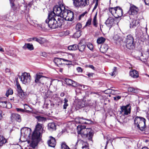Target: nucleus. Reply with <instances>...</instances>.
Wrapping results in <instances>:
<instances>
[{
    "mask_svg": "<svg viewBox=\"0 0 149 149\" xmlns=\"http://www.w3.org/2000/svg\"><path fill=\"white\" fill-rule=\"evenodd\" d=\"M43 131L42 124L38 123L36 126L35 130L32 135V141L30 143V146L33 148L36 145L38 139L40 137Z\"/></svg>",
    "mask_w": 149,
    "mask_h": 149,
    "instance_id": "f257e3e1",
    "label": "nucleus"
},
{
    "mask_svg": "<svg viewBox=\"0 0 149 149\" xmlns=\"http://www.w3.org/2000/svg\"><path fill=\"white\" fill-rule=\"evenodd\" d=\"M57 17L54 16V14L52 12H50L49 14L48 19L45 22L48 24L49 26L51 29H55L61 26L59 18H58V21L56 19Z\"/></svg>",
    "mask_w": 149,
    "mask_h": 149,
    "instance_id": "f03ea898",
    "label": "nucleus"
},
{
    "mask_svg": "<svg viewBox=\"0 0 149 149\" xmlns=\"http://www.w3.org/2000/svg\"><path fill=\"white\" fill-rule=\"evenodd\" d=\"M77 132L79 135L83 138H87L89 140H92L93 132L90 128H86L84 126H78L77 127Z\"/></svg>",
    "mask_w": 149,
    "mask_h": 149,
    "instance_id": "7ed1b4c3",
    "label": "nucleus"
},
{
    "mask_svg": "<svg viewBox=\"0 0 149 149\" xmlns=\"http://www.w3.org/2000/svg\"><path fill=\"white\" fill-rule=\"evenodd\" d=\"M72 146L73 149H89L87 143L81 140L73 142Z\"/></svg>",
    "mask_w": 149,
    "mask_h": 149,
    "instance_id": "20e7f679",
    "label": "nucleus"
},
{
    "mask_svg": "<svg viewBox=\"0 0 149 149\" xmlns=\"http://www.w3.org/2000/svg\"><path fill=\"white\" fill-rule=\"evenodd\" d=\"M146 119L141 117H136L134 119L135 125L141 130H143L146 126Z\"/></svg>",
    "mask_w": 149,
    "mask_h": 149,
    "instance_id": "39448f33",
    "label": "nucleus"
},
{
    "mask_svg": "<svg viewBox=\"0 0 149 149\" xmlns=\"http://www.w3.org/2000/svg\"><path fill=\"white\" fill-rule=\"evenodd\" d=\"M109 11L115 18L118 19V17H121L123 14L122 9L119 6L110 8L109 9Z\"/></svg>",
    "mask_w": 149,
    "mask_h": 149,
    "instance_id": "423d86ee",
    "label": "nucleus"
},
{
    "mask_svg": "<svg viewBox=\"0 0 149 149\" xmlns=\"http://www.w3.org/2000/svg\"><path fill=\"white\" fill-rule=\"evenodd\" d=\"M61 17L66 20L71 21L74 19V13L72 11L65 9L63 11Z\"/></svg>",
    "mask_w": 149,
    "mask_h": 149,
    "instance_id": "0eeeda50",
    "label": "nucleus"
},
{
    "mask_svg": "<svg viewBox=\"0 0 149 149\" xmlns=\"http://www.w3.org/2000/svg\"><path fill=\"white\" fill-rule=\"evenodd\" d=\"M65 8L63 5L56 6L54 7L53 8V12H52L54 14V16H60L62 17V15L63 14V11Z\"/></svg>",
    "mask_w": 149,
    "mask_h": 149,
    "instance_id": "6e6552de",
    "label": "nucleus"
},
{
    "mask_svg": "<svg viewBox=\"0 0 149 149\" xmlns=\"http://www.w3.org/2000/svg\"><path fill=\"white\" fill-rule=\"evenodd\" d=\"M124 42L127 49H131L133 48L134 38L131 35H128L126 37Z\"/></svg>",
    "mask_w": 149,
    "mask_h": 149,
    "instance_id": "1a4fd4ad",
    "label": "nucleus"
},
{
    "mask_svg": "<svg viewBox=\"0 0 149 149\" xmlns=\"http://www.w3.org/2000/svg\"><path fill=\"white\" fill-rule=\"evenodd\" d=\"M19 78L22 83L25 84H29L31 81L30 76L29 73H22L21 76H19Z\"/></svg>",
    "mask_w": 149,
    "mask_h": 149,
    "instance_id": "9d476101",
    "label": "nucleus"
},
{
    "mask_svg": "<svg viewBox=\"0 0 149 149\" xmlns=\"http://www.w3.org/2000/svg\"><path fill=\"white\" fill-rule=\"evenodd\" d=\"M119 22V20L116 18L109 17L106 20L105 24L108 27L111 28L112 26L115 24H117Z\"/></svg>",
    "mask_w": 149,
    "mask_h": 149,
    "instance_id": "9b49d317",
    "label": "nucleus"
},
{
    "mask_svg": "<svg viewBox=\"0 0 149 149\" xmlns=\"http://www.w3.org/2000/svg\"><path fill=\"white\" fill-rule=\"evenodd\" d=\"M73 5L77 7H84L89 4V0H73Z\"/></svg>",
    "mask_w": 149,
    "mask_h": 149,
    "instance_id": "f8f14e48",
    "label": "nucleus"
},
{
    "mask_svg": "<svg viewBox=\"0 0 149 149\" xmlns=\"http://www.w3.org/2000/svg\"><path fill=\"white\" fill-rule=\"evenodd\" d=\"M35 78V83L39 85H40L41 84L44 85V84L47 78L40 75L39 74H37Z\"/></svg>",
    "mask_w": 149,
    "mask_h": 149,
    "instance_id": "ddd939ff",
    "label": "nucleus"
},
{
    "mask_svg": "<svg viewBox=\"0 0 149 149\" xmlns=\"http://www.w3.org/2000/svg\"><path fill=\"white\" fill-rule=\"evenodd\" d=\"M148 49H146L142 52H139L138 54V56L137 57L138 59L142 61L143 60L147 59L149 56V53Z\"/></svg>",
    "mask_w": 149,
    "mask_h": 149,
    "instance_id": "4468645a",
    "label": "nucleus"
},
{
    "mask_svg": "<svg viewBox=\"0 0 149 149\" xmlns=\"http://www.w3.org/2000/svg\"><path fill=\"white\" fill-rule=\"evenodd\" d=\"M65 81L66 84L68 85H71L72 86L74 87H77L78 86L80 87L81 89L86 88L85 87H86V86L84 85L79 84L77 83L76 82L73 81L70 79H66Z\"/></svg>",
    "mask_w": 149,
    "mask_h": 149,
    "instance_id": "2eb2a0df",
    "label": "nucleus"
},
{
    "mask_svg": "<svg viewBox=\"0 0 149 149\" xmlns=\"http://www.w3.org/2000/svg\"><path fill=\"white\" fill-rule=\"evenodd\" d=\"M120 113L123 115H127L130 113L131 111V106L130 104L125 106H122L120 107Z\"/></svg>",
    "mask_w": 149,
    "mask_h": 149,
    "instance_id": "dca6fc26",
    "label": "nucleus"
},
{
    "mask_svg": "<svg viewBox=\"0 0 149 149\" xmlns=\"http://www.w3.org/2000/svg\"><path fill=\"white\" fill-rule=\"evenodd\" d=\"M63 61H68L69 63H71V60H73L74 58V54H72L65 53L63 55Z\"/></svg>",
    "mask_w": 149,
    "mask_h": 149,
    "instance_id": "f3484780",
    "label": "nucleus"
},
{
    "mask_svg": "<svg viewBox=\"0 0 149 149\" xmlns=\"http://www.w3.org/2000/svg\"><path fill=\"white\" fill-rule=\"evenodd\" d=\"M16 86L17 87V91L18 95L20 98L24 99L25 98V95L24 92L22 89L21 86L18 82H17Z\"/></svg>",
    "mask_w": 149,
    "mask_h": 149,
    "instance_id": "a211bd4d",
    "label": "nucleus"
},
{
    "mask_svg": "<svg viewBox=\"0 0 149 149\" xmlns=\"http://www.w3.org/2000/svg\"><path fill=\"white\" fill-rule=\"evenodd\" d=\"M75 121L76 123L82 124H87L90 123V120L83 117L77 118L75 119Z\"/></svg>",
    "mask_w": 149,
    "mask_h": 149,
    "instance_id": "6ab92c4d",
    "label": "nucleus"
},
{
    "mask_svg": "<svg viewBox=\"0 0 149 149\" xmlns=\"http://www.w3.org/2000/svg\"><path fill=\"white\" fill-rule=\"evenodd\" d=\"M33 40H35L36 41L38 42L40 44H43L45 42L46 40V39L43 38H30L28 40L29 42L32 41Z\"/></svg>",
    "mask_w": 149,
    "mask_h": 149,
    "instance_id": "aec40b11",
    "label": "nucleus"
},
{
    "mask_svg": "<svg viewBox=\"0 0 149 149\" xmlns=\"http://www.w3.org/2000/svg\"><path fill=\"white\" fill-rule=\"evenodd\" d=\"M139 11V9L136 6L132 5L130 7L129 11V13L132 15H136Z\"/></svg>",
    "mask_w": 149,
    "mask_h": 149,
    "instance_id": "412c9836",
    "label": "nucleus"
},
{
    "mask_svg": "<svg viewBox=\"0 0 149 149\" xmlns=\"http://www.w3.org/2000/svg\"><path fill=\"white\" fill-rule=\"evenodd\" d=\"M11 119L12 120H16L17 121L20 122L21 121L20 116L16 113H12L11 116Z\"/></svg>",
    "mask_w": 149,
    "mask_h": 149,
    "instance_id": "4be33fe9",
    "label": "nucleus"
},
{
    "mask_svg": "<svg viewBox=\"0 0 149 149\" xmlns=\"http://www.w3.org/2000/svg\"><path fill=\"white\" fill-rule=\"evenodd\" d=\"M50 139L48 141V145L50 147H54L56 144V141L55 138L52 136L49 137Z\"/></svg>",
    "mask_w": 149,
    "mask_h": 149,
    "instance_id": "5701e85b",
    "label": "nucleus"
},
{
    "mask_svg": "<svg viewBox=\"0 0 149 149\" xmlns=\"http://www.w3.org/2000/svg\"><path fill=\"white\" fill-rule=\"evenodd\" d=\"M0 107L9 108L11 107V106L10 103L7 102L6 101H0Z\"/></svg>",
    "mask_w": 149,
    "mask_h": 149,
    "instance_id": "b1692460",
    "label": "nucleus"
},
{
    "mask_svg": "<svg viewBox=\"0 0 149 149\" xmlns=\"http://www.w3.org/2000/svg\"><path fill=\"white\" fill-rule=\"evenodd\" d=\"M31 130L30 128H25L21 130V133H24L25 136H29L30 134Z\"/></svg>",
    "mask_w": 149,
    "mask_h": 149,
    "instance_id": "393cba45",
    "label": "nucleus"
},
{
    "mask_svg": "<svg viewBox=\"0 0 149 149\" xmlns=\"http://www.w3.org/2000/svg\"><path fill=\"white\" fill-rule=\"evenodd\" d=\"M130 75L134 78H136L139 77V74L136 70H133L130 71Z\"/></svg>",
    "mask_w": 149,
    "mask_h": 149,
    "instance_id": "a878e982",
    "label": "nucleus"
},
{
    "mask_svg": "<svg viewBox=\"0 0 149 149\" xmlns=\"http://www.w3.org/2000/svg\"><path fill=\"white\" fill-rule=\"evenodd\" d=\"M139 23V21L134 19H131L130 21V28H133L136 26Z\"/></svg>",
    "mask_w": 149,
    "mask_h": 149,
    "instance_id": "bb28decb",
    "label": "nucleus"
},
{
    "mask_svg": "<svg viewBox=\"0 0 149 149\" xmlns=\"http://www.w3.org/2000/svg\"><path fill=\"white\" fill-rule=\"evenodd\" d=\"M78 49L80 52H82L84 51L86 46L81 42H80L78 44Z\"/></svg>",
    "mask_w": 149,
    "mask_h": 149,
    "instance_id": "cd10ccee",
    "label": "nucleus"
},
{
    "mask_svg": "<svg viewBox=\"0 0 149 149\" xmlns=\"http://www.w3.org/2000/svg\"><path fill=\"white\" fill-rule=\"evenodd\" d=\"M63 58H55L54 60V63L57 66L62 64L63 63Z\"/></svg>",
    "mask_w": 149,
    "mask_h": 149,
    "instance_id": "c85d7f7f",
    "label": "nucleus"
},
{
    "mask_svg": "<svg viewBox=\"0 0 149 149\" xmlns=\"http://www.w3.org/2000/svg\"><path fill=\"white\" fill-rule=\"evenodd\" d=\"M23 48L24 49L27 48L30 50H31L33 49V45L30 43L25 44V45L23 46Z\"/></svg>",
    "mask_w": 149,
    "mask_h": 149,
    "instance_id": "c756f323",
    "label": "nucleus"
},
{
    "mask_svg": "<svg viewBox=\"0 0 149 149\" xmlns=\"http://www.w3.org/2000/svg\"><path fill=\"white\" fill-rule=\"evenodd\" d=\"M6 139L2 136L0 135V147L7 142Z\"/></svg>",
    "mask_w": 149,
    "mask_h": 149,
    "instance_id": "7c9ffc66",
    "label": "nucleus"
},
{
    "mask_svg": "<svg viewBox=\"0 0 149 149\" xmlns=\"http://www.w3.org/2000/svg\"><path fill=\"white\" fill-rule=\"evenodd\" d=\"M56 125L54 123H50L48 125V129L50 130H56Z\"/></svg>",
    "mask_w": 149,
    "mask_h": 149,
    "instance_id": "2f4dec72",
    "label": "nucleus"
},
{
    "mask_svg": "<svg viewBox=\"0 0 149 149\" xmlns=\"http://www.w3.org/2000/svg\"><path fill=\"white\" fill-rule=\"evenodd\" d=\"M108 49V47L107 45H102L100 48V50L101 52L103 53H105L107 50Z\"/></svg>",
    "mask_w": 149,
    "mask_h": 149,
    "instance_id": "473e14b6",
    "label": "nucleus"
},
{
    "mask_svg": "<svg viewBox=\"0 0 149 149\" xmlns=\"http://www.w3.org/2000/svg\"><path fill=\"white\" fill-rule=\"evenodd\" d=\"M106 39L103 37H100L97 38V43L98 44L103 43L105 41Z\"/></svg>",
    "mask_w": 149,
    "mask_h": 149,
    "instance_id": "72a5a7b5",
    "label": "nucleus"
},
{
    "mask_svg": "<svg viewBox=\"0 0 149 149\" xmlns=\"http://www.w3.org/2000/svg\"><path fill=\"white\" fill-rule=\"evenodd\" d=\"M113 39L114 40L117 41L119 43H120L122 41L121 38L119 34H115L113 37Z\"/></svg>",
    "mask_w": 149,
    "mask_h": 149,
    "instance_id": "f704fd0d",
    "label": "nucleus"
},
{
    "mask_svg": "<svg viewBox=\"0 0 149 149\" xmlns=\"http://www.w3.org/2000/svg\"><path fill=\"white\" fill-rule=\"evenodd\" d=\"M78 45L74 44L72 45L69 46L68 48L69 50H76L78 49Z\"/></svg>",
    "mask_w": 149,
    "mask_h": 149,
    "instance_id": "c9c22d12",
    "label": "nucleus"
},
{
    "mask_svg": "<svg viewBox=\"0 0 149 149\" xmlns=\"http://www.w3.org/2000/svg\"><path fill=\"white\" fill-rule=\"evenodd\" d=\"M76 106L78 108H81L84 106V104H83V102L79 101L77 103Z\"/></svg>",
    "mask_w": 149,
    "mask_h": 149,
    "instance_id": "e433bc0d",
    "label": "nucleus"
},
{
    "mask_svg": "<svg viewBox=\"0 0 149 149\" xmlns=\"http://www.w3.org/2000/svg\"><path fill=\"white\" fill-rule=\"evenodd\" d=\"M13 93V90L11 88H9L7 91L6 95L7 97H8L9 95H12Z\"/></svg>",
    "mask_w": 149,
    "mask_h": 149,
    "instance_id": "4c0bfd02",
    "label": "nucleus"
},
{
    "mask_svg": "<svg viewBox=\"0 0 149 149\" xmlns=\"http://www.w3.org/2000/svg\"><path fill=\"white\" fill-rule=\"evenodd\" d=\"M97 14L96 13L94 16L93 21V25L95 27H97Z\"/></svg>",
    "mask_w": 149,
    "mask_h": 149,
    "instance_id": "58836bf2",
    "label": "nucleus"
},
{
    "mask_svg": "<svg viewBox=\"0 0 149 149\" xmlns=\"http://www.w3.org/2000/svg\"><path fill=\"white\" fill-rule=\"evenodd\" d=\"M81 32L80 31H78L74 34V36L75 38H78L81 36Z\"/></svg>",
    "mask_w": 149,
    "mask_h": 149,
    "instance_id": "ea45409f",
    "label": "nucleus"
},
{
    "mask_svg": "<svg viewBox=\"0 0 149 149\" xmlns=\"http://www.w3.org/2000/svg\"><path fill=\"white\" fill-rule=\"evenodd\" d=\"M24 107L25 111V112L28 113L30 111L29 109H31V108L27 104H24Z\"/></svg>",
    "mask_w": 149,
    "mask_h": 149,
    "instance_id": "a19ab883",
    "label": "nucleus"
},
{
    "mask_svg": "<svg viewBox=\"0 0 149 149\" xmlns=\"http://www.w3.org/2000/svg\"><path fill=\"white\" fill-rule=\"evenodd\" d=\"M36 118L38 119V121H45L46 120L45 118L44 117L40 116H37Z\"/></svg>",
    "mask_w": 149,
    "mask_h": 149,
    "instance_id": "79ce46f5",
    "label": "nucleus"
},
{
    "mask_svg": "<svg viewBox=\"0 0 149 149\" xmlns=\"http://www.w3.org/2000/svg\"><path fill=\"white\" fill-rule=\"evenodd\" d=\"M117 68L114 67L113 70L112 72H111L110 74L112 76H114L116 74Z\"/></svg>",
    "mask_w": 149,
    "mask_h": 149,
    "instance_id": "37998d69",
    "label": "nucleus"
},
{
    "mask_svg": "<svg viewBox=\"0 0 149 149\" xmlns=\"http://www.w3.org/2000/svg\"><path fill=\"white\" fill-rule=\"evenodd\" d=\"M61 149H70L66 144L63 143L61 144Z\"/></svg>",
    "mask_w": 149,
    "mask_h": 149,
    "instance_id": "c03bdc74",
    "label": "nucleus"
},
{
    "mask_svg": "<svg viewBox=\"0 0 149 149\" xmlns=\"http://www.w3.org/2000/svg\"><path fill=\"white\" fill-rule=\"evenodd\" d=\"M64 104L63 105V108L64 109H65L67 108V107L68 106V104L67 103L68 100L66 98L64 99Z\"/></svg>",
    "mask_w": 149,
    "mask_h": 149,
    "instance_id": "a18cd8bd",
    "label": "nucleus"
},
{
    "mask_svg": "<svg viewBox=\"0 0 149 149\" xmlns=\"http://www.w3.org/2000/svg\"><path fill=\"white\" fill-rule=\"evenodd\" d=\"M81 27V24L80 23H78L76 25V29L77 30L79 31Z\"/></svg>",
    "mask_w": 149,
    "mask_h": 149,
    "instance_id": "49530a36",
    "label": "nucleus"
},
{
    "mask_svg": "<svg viewBox=\"0 0 149 149\" xmlns=\"http://www.w3.org/2000/svg\"><path fill=\"white\" fill-rule=\"evenodd\" d=\"M88 47L91 50H92L93 49V46L92 43H89L87 45Z\"/></svg>",
    "mask_w": 149,
    "mask_h": 149,
    "instance_id": "de8ad7c7",
    "label": "nucleus"
},
{
    "mask_svg": "<svg viewBox=\"0 0 149 149\" xmlns=\"http://www.w3.org/2000/svg\"><path fill=\"white\" fill-rule=\"evenodd\" d=\"M16 110L18 112L24 113L25 112L24 109L20 108H16Z\"/></svg>",
    "mask_w": 149,
    "mask_h": 149,
    "instance_id": "09e8293b",
    "label": "nucleus"
},
{
    "mask_svg": "<svg viewBox=\"0 0 149 149\" xmlns=\"http://www.w3.org/2000/svg\"><path fill=\"white\" fill-rule=\"evenodd\" d=\"M91 21L92 19H91L90 18L89 19L86 23V26H88L90 25L91 23Z\"/></svg>",
    "mask_w": 149,
    "mask_h": 149,
    "instance_id": "8fccbe9b",
    "label": "nucleus"
},
{
    "mask_svg": "<svg viewBox=\"0 0 149 149\" xmlns=\"http://www.w3.org/2000/svg\"><path fill=\"white\" fill-rule=\"evenodd\" d=\"M128 91L129 92H133L134 91V89L132 87H130L128 88Z\"/></svg>",
    "mask_w": 149,
    "mask_h": 149,
    "instance_id": "3c124183",
    "label": "nucleus"
},
{
    "mask_svg": "<svg viewBox=\"0 0 149 149\" xmlns=\"http://www.w3.org/2000/svg\"><path fill=\"white\" fill-rule=\"evenodd\" d=\"M72 60H71V63H69V62H68V61H63L65 63V64L66 65H71L72 63Z\"/></svg>",
    "mask_w": 149,
    "mask_h": 149,
    "instance_id": "603ef678",
    "label": "nucleus"
},
{
    "mask_svg": "<svg viewBox=\"0 0 149 149\" xmlns=\"http://www.w3.org/2000/svg\"><path fill=\"white\" fill-rule=\"evenodd\" d=\"M121 98V97L120 96H117L116 97H114V100H118L120 99Z\"/></svg>",
    "mask_w": 149,
    "mask_h": 149,
    "instance_id": "864d4df0",
    "label": "nucleus"
},
{
    "mask_svg": "<svg viewBox=\"0 0 149 149\" xmlns=\"http://www.w3.org/2000/svg\"><path fill=\"white\" fill-rule=\"evenodd\" d=\"M77 70L78 72H82V70L81 69V68L80 67H78L77 68Z\"/></svg>",
    "mask_w": 149,
    "mask_h": 149,
    "instance_id": "5fc2aeb1",
    "label": "nucleus"
},
{
    "mask_svg": "<svg viewBox=\"0 0 149 149\" xmlns=\"http://www.w3.org/2000/svg\"><path fill=\"white\" fill-rule=\"evenodd\" d=\"M10 3L11 4V7L13 8V6H14L15 5L13 3V0H10Z\"/></svg>",
    "mask_w": 149,
    "mask_h": 149,
    "instance_id": "6e6d98bb",
    "label": "nucleus"
},
{
    "mask_svg": "<svg viewBox=\"0 0 149 149\" xmlns=\"http://www.w3.org/2000/svg\"><path fill=\"white\" fill-rule=\"evenodd\" d=\"M3 118V115H2V111L0 110V120H1Z\"/></svg>",
    "mask_w": 149,
    "mask_h": 149,
    "instance_id": "4d7b16f0",
    "label": "nucleus"
},
{
    "mask_svg": "<svg viewBox=\"0 0 149 149\" xmlns=\"http://www.w3.org/2000/svg\"><path fill=\"white\" fill-rule=\"evenodd\" d=\"M146 4L149 6V0H144Z\"/></svg>",
    "mask_w": 149,
    "mask_h": 149,
    "instance_id": "13d9d810",
    "label": "nucleus"
},
{
    "mask_svg": "<svg viewBox=\"0 0 149 149\" xmlns=\"http://www.w3.org/2000/svg\"><path fill=\"white\" fill-rule=\"evenodd\" d=\"M98 6V3H96L95 5V6L93 10V11L94 10H95L97 8V7Z\"/></svg>",
    "mask_w": 149,
    "mask_h": 149,
    "instance_id": "bf43d9fd",
    "label": "nucleus"
},
{
    "mask_svg": "<svg viewBox=\"0 0 149 149\" xmlns=\"http://www.w3.org/2000/svg\"><path fill=\"white\" fill-rule=\"evenodd\" d=\"M113 91V90H112L110 89H108L106 91H108L109 93H112Z\"/></svg>",
    "mask_w": 149,
    "mask_h": 149,
    "instance_id": "052dcab7",
    "label": "nucleus"
},
{
    "mask_svg": "<svg viewBox=\"0 0 149 149\" xmlns=\"http://www.w3.org/2000/svg\"><path fill=\"white\" fill-rule=\"evenodd\" d=\"M85 14L86 13H84L80 15L79 16V19H80V18H81V17H83L84 16Z\"/></svg>",
    "mask_w": 149,
    "mask_h": 149,
    "instance_id": "680f3d73",
    "label": "nucleus"
},
{
    "mask_svg": "<svg viewBox=\"0 0 149 149\" xmlns=\"http://www.w3.org/2000/svg\"><path fill=\"white\" fill-rule=\"evenodd\" d=\"M0 52H4V51L3 49L2 48L1 46H0Z\"/></svg>",
    "mask_w": 149,
    "mask_h": 149,
    "instance_id": "e2e57ef3",
    "label": "nucleus"
},
{
    "mask_svg": "<svg viewBox=\"0 0 149 149\" xmlns=\"http://www.w3.org/2000/svg\"><path fill=\"white\" fill-rule=\"evenodd\" d=\"M93 74V73H88L87 75L89 77H92Z\"/></svg>",
    "mask_w": 149,
    "mask_h": 149,
    "instance_id": "0e129e2a",
    "label": "nucleus"
},
{
    "mask_svg": "<svg viewBox=\"0 0 149 149\" xmlns=\"http://www.w3.org/2000/svg\"><path fill=\"white\" fill-rule=\"evenodd\" d=\"M89 67L92 69L93 70H94V67L92 65H89Z\"/></svg>",
    "mask_w": 149,
    "mask_h": 149,
    "instance_id": "69168bd1",
    "label": "nucleus"
},
{
    "mask_svg": "<svg viewBox=\"0 0 149 149\" xmlns=\"http://www.w3.org/2000/svg\"><path fill=\"white\" fill-rule=\"evenodd\" d=\"M65 94L63 93H62L60 94V95L61 97H63L64 96Z\"/></svg>",
    "mask_w": 149,
    "mask_h": 149,
    "instance_id": "338daca9",
    "label": "nucleus"
},
{
    "mask_svg": "<svg viewBox=\"0 0 149 149\" xmlns=\"http://www.w3.org/2000/svg\"><path fill=\"white\" fill-rule=\"evenodd\" d=\"M5 71L6 72H9L10 71V70L8 68H6L5 70Z\"/></svg>",
    "mask_w": 149,
    "mask_h": 149,
    "instance_id": "774afa93",
    "label": "nucleus"
}]
</instances>
